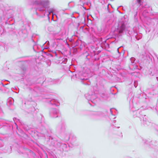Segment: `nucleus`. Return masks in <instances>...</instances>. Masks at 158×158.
<instances>
[{
	"label": "nucleus",
	"instance_id": "obj_6",
	"mask_svg": "<svg viewBox=\"0 0 158 158\" xmlns=\"http://www.w3.org/2000/svg\"><path fill=\"white\" fill-rule=\"evenodd\" d=\"M132 63H133L135 60V59L134 57H131L130 59Z\"/></svg>",
	"mask_w": 158,
	"mask_h": 158
},
{
	"label": "nucleus",
	"instance_id": "obj_11",
	"mask_svg": "<svg viewBox=\"0 0 158 158\" xmlns=\"http://www.w3.org/2000/svg\"><path fill=\"white\" fill-rule=\"evenodd\" d=\"M54 105H56V104H53Z\"/></svg>",
	"mask_w": 158,
	"mask_h": 158
},
{
	"label": "nucleus",
	"instance_id": "obj_10",
	"mask_svg": "<svg viewBox=\"0 0 158 158\" xmlns=\"http://www.w3.org/2000/svg\"><path fill=\"white\" fill-rule=\"evenodd\" d=\"M65 60H67V59H65Z\"/></svg>",
	"mask_w": 158,
	"mask_h": 158
},
{
	"label": "nucleus",
	"instance_id": "obj_5",
	"mask_svg": "<svg viewBox=\"0 0 158 158\" xmlns=\"http://www.w3.org/2000/svg\"><path fill=\"white\" fill-rule=\"evenodd\" d=\"M138 3V5L139 6L141 5V0H136Z\"/></svg>",
	"mask_w": 158,
	"mask_h": 158
},
{
	"label": "nucleus",
	"instance_id": "obj_4",
	"mask_svg": "<svg viewBox=\"0 0 158 158\" xmlns=\"http://www.w3.org/2000/svg\"><path fill=\"white\" fill-rule=\"evenodd\" d=\"M125 28V26L124 24H122L119 27V33H122L124 30Z\"/></svg>",
	"mask_w": 158,
	"mask_h": 158
},
{
	"label": "nucleus",
	"instance_id": "obj_9",
	"mask_svg": "<svg viewBox=\"0 0 158 158\" xmlns=\"http://www.w3.org/2000/svg\"><path fill=\"white\" fill-rule=\"evenodd\" d=\"M110 112H111V114H112V112H111V110H110Z\"/></svg>",
	"mask_w": 158,
	"mask_h": 158
},
{
	"label": "nucleus",
	"instance_id": "obj_2",
	"mask_svg": "<svg viewBox=\"0 0 158 158\" xmlns=\"http://www.w3.org/2000/svg\"><path fill=\"white\" fill-rule=\"evenodd\" d=\"M59 112V110L55 108H52L50 110V114L52 118H56L58 116V114Z\"/></svg>",
	"mask_w": 158,
	"mask_h": 158
},
{
	"label": "nucleus",
	"instance_id": "obj_1",
	"mask_svg": "<svg viewBox=\"0 0 158 158\" xmlns=\"http://www.w3.org/2000/svg\"><path fill=\"white\" fill-rule=\"evenodd\" d=\"M31 4L33 5H42L47 8L50 3L49 0H30Z\"/></svg>",
	"mask_w": 158,
	"mask_h": 158
},
{
	"label": "nucleus",
	"instance_id": "obj_7",
	"mask_svg": "<svg viewBox=\"0 0 158 158\" xmlns=\"http://www.w3.org/2000/svg\"><path fill=\"white\" fill-rule=\"evenodd\" d=\"M39 10L40 11H43L44 10V7H41L38 8Z\"/></svg>",
	"mask_w": 158,
	"mask_h": 158
},
{
	"label": "nucleus",
	"instance_id": "obj_3",
	"mask_svg": "<svg viewBox=\"0 0 158 158\" xmlns=\"http://www.w3.org/2000/svg\"><path fill=\"white\" fill-rule=\"evenodd\" d=\"M75 76L77 78L81 80H83L85 79L82 76V72H80L77 73V74H75Z\"/></svg>",
	"mask_w": 158,
	"mask_h": 158
},
{
	"label": "nucleus",
	"instance_id": "obj_8",
	"mask_svg": "<svg viewBox=\"0 0 158 158\" xmlns=\"http://www.w3.org/2000/svg\"><path fill=\"white\" fill-rule=\"evenodd\" d=\"M52 13V10H50V12H49V14H50V13Z\"/></svg>",
	"mask_w": 158,
	"mask_h": 158
}]
</instances>
